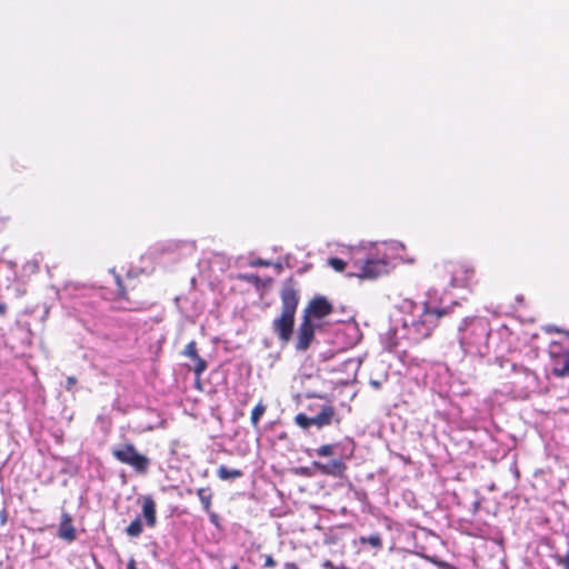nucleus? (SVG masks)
Masks as SVG:
<instances>
[{"label":"nucleus","mask_w":569,"mask_h":569,"mask_svg":"<svg viewBox=\"0 0 569 569\" xmlns=\"http://www.w3.org/2000/svg\"><path fill=\"white\" fill-rule=\"evenodd\" d=\"M401 310L399 323L388 332L383 341L389 352L405 353L407 347L429 338L439 319L448 315L451 307H442L429 296V300L421 303L405 300Z\"/></svg>","instance_id":"f257e3e1"},{"label":"nucleus","mask_w":569,"mask_h":569,"mask_svg":"<svg viewBox=\"0 0 569 569\" xmlns=\"http://www.w3.org/2000/svg\"><path fill=\"white\" fill-rule=\"evenodd\" d=\"M281 313L274 318L271 325L272 332L281 345H287L293 333L295 316L299 303V290L293 278L287 279L280 291Z\"/></svg>","instance_id":"f03ea898"},{"label":"nucleus","mask_w":569,"mask_h":569,"mask_svg":"<svg viewBox=\"0 0 569 569\" xmlns=\"http://www.w3.org/2000/svg\"><path fill=\"white\" fill-rule=\"evenodd\" d=\"M491 328L482 317L466 318L459 327V343L466 355L485 357L489 353Z\"/></svg>","instance_id":"7ed1b4c3"},{"label":"nucleus","mask_w":569,"mask_h":569,"mask_svg":"<svg viewBox=\"0 0 569 569\" xmlns=\"http://www.w3.org/2000/svg\"><path fill=\"white\" fill-rule=\"evenodd\" d=\"M383 246L386 247V250L391 251L390 254L386 251L381 256L380 250H378L376 256L369 257L363 261H356L353 264L356 270L350 272L349 277L375 279L387 273L391 267L390 258L399 256L398 251L403 249V246L397 241H391L389 243L383 242Z\"/></svg>","instance_id":"20e7f679"},{"label":"nucleus","mask_w":569,"mask_h":569,"mask_svg":"<svg viewBox=\"0 0 569 569\" xmlns=\"http://www.w3.org/2000/svg\"><path fill=\"white\" fill-rule=\"evenodd\" d=\"M295 422L303 430H308L312 426H316L318 429H322L333 422L337 425L340 423V418L333 406L323 403L320 406L319 412L315 416L310 417L303 412L298 413L295 417Z\"/></svg>","instance_id":"39448f33"},{"label":"nucleus","mask_w":569,"mask_h":569,"mask_svg":"<svg viewBox=\"0 0 569 569\" xmlns=\"http://www.w3.org/2000/svg\"><path fill=\"white\" fill-rule=\"evenodd\" d=\"M112 456L119 462L130 466L140 475H146L149 470L150 459L138 452L133 443H124L112 448Z\"/></svg>","instance_id":"423d86ee"},{"label":"nucleus","mask_w":569,"mask_h":569,"mask_svg":"<svg viewBox=\"0 0 569 569\" xmlns=\"http://www.w3.org/2000/svg\"><path fill=\"white\" fill-rule=\"evenodd\" d=\"M496 363L500 368H505L506 365H509L511 371L515 375L513 383L521 385L522 389L526 392H532L539 389L540 380L538 375L533 370L525 366H519L517 363L505 360L503 358H496Z\"/></svg>","instance_id":"0eeeda50"},{"label":"nucleus","mask_w":569,"mask_h":569,"mask_svg":"<svg viewBox=\"0 0 569 569\" xmlns=\"http://www.w3.org/2000/svg\"><path fill=\"white\" fill-rule=\"evenodd\" d=\"M549 355L552 362V373L559 378L568 377L569 351L562 352L560 343L552 342L549 347Z\"/></svg>","instance_id":"6e6552de"},{"label":"nucleus","mask_w":569,"mask_h":569,"mask_svg":"<svg viewBox=\"0 0 569 569\" xmlns=\"http://www.w3.org/2000/svg\"><path fill=\"white\" fill-rule=\"evenodd\" d=\"M315 330L316 327L312 321L308 319V316H302V320L297 331V351L303 352L309 349L310 345L315 340Z\"/></svg>","instance_id":"1a4fd4ad"},{"label":"nucleus","mask_w":569,"mask_h":569,"mask_svg":"<svg viewBox=\"0 0 569 569\" xmlns=\"http://www.w3.org/2000/svg\"><path fill=\"white\" fill-rule=\"evenodd\" d=\"M332 312L331 303L325 297H316L308 303L303 310V316L311 318L321 319Z\"/></svg>","instance_id":"9d476101"},{"label":"nucleus","mask_w":569,"mask_h":569,"mask_svg":"<svg viewBox=\"0 0 569 569\" xmlns=\"http://www.w3.org/2000/svg\"><path fill=\"white\" fill-rule=\"evenodd\" d=\"M312 466L320 473L332 477H341L347 469L341 459H333L328 462L313 461Z\"/></svg>","instance_id":"9b49d317"},{"label":"nucleus","mask_w":569,"mask_h":569,"mask_svg":"<svg viewBox=\"0 0 569 569\" xmlns=\"http://www.w3.org/2000/svg\"><path fill=\"white\" fill-rule=\"evenodd\" d=\"M57 535L59 538H61L68 542H71V541L76 540V538H77L76 529L72 525V518H71L70 513H68L67 511H63L61 515V520L59 523Z\"/></svg>","instance_id":"f8f14e48"},{"label":"nucleus","mask_w":569,"mask_h":569,"mask_svg":"<svg viewBox=\"0 0 569 569\" xmlns=\"http://www.w3.org/2000/svg\"><path fill=\"white\" fill-rule=\"evenodd\" d=\"M142 516L146 525L149 528H153L157 525V511L156 502L151 496H146L142 502Z\"/></svg>","instance_id":"ddd939ff"},{"label":"nucleus","mask_w":569,"mask_h":569,"mask_svg":"<svg viewBox=\"0 0 569 569\" xmlns=\"http://www.w3.org/2000/svg\"><path fill=\"white\" fill-rule=\"evenodd\" d=\"M217 476L221 480H233L241 478L243 472L240 469H230L224 465L219 466L217 469Z\"/></svg>","instance_id":"4468645a"},{"label":"nucleus","mask_w":569,"mask_h":569,"mask_svg":"<svg viewBox=\"0 0 569 569\" xmlns=\"http://www.w3.org/2000/svg\"><path fill=\"white\" fill-rule=\"evenodd\" d=\"M197 496L202 505V508L206 512H209L211 510V499H212V492L209 488H200L197 491Z\"/></svg>","instance_id":"2eb2a0df"},{"label":"nucleus","mask_w":569,"mask_h":569,"mask_svg":"<svg viewBox=\"0 0 569 569\" xmlns=\"http://www.w3.org/2000/svg\"><path fill=\"white\" fill-rule=\"evenodd\" d=\"M143 531L141 518L138 516L133 519L130 525L126 528V533L131 538L139 537Z\"/></svg>","instance_id":"dca6fc26"},{"label":"nucleus","mask_w":569,"mask_h":569,"mask_svg":"<svg viewBox=\"0 0 569 569\" xmlns=\"http://www.w3.org/2000/svg\"><path fill=\"white\" fill-rule=\"evenodd\" d=\"M267 407L259 402L251 411V423L254 428H258L261 416L266 412Z\"/></svg>","instance_id":"f3484780"},{"label":"nucleus","mask_w":569,"mask_h":569,"mask_svg":"<svg viewBox=\"0 0 569 569\" xmlns=\"http://www.w3.org/2000/svg\"><path fill=\"white\" fill-rule=\"evenodd\" d=\"M360 541L361 543H369L371 547L377 549L382 547V540L379 533H373L369 537H361Z\"/></svg>","instance_id":"a211bd4d"},{"label":"nucleus","mask_w":569,"mask_h":569,"mask_svg":"<svg viewBox=\"0 0 569 569\" xmlns=\"http://www.w3.org/2000/svg\"><path fill=\"white\" fill-rule=\"evenodd\" d=\"M192 361L194 362L193 372H194L196 377L199 379L208 367L207 361L204 359H202L200 356H198Z\"/></svg>","instance_id":"6ab92c4d"},{"label":"nucleus","mask_w":569,"mask_h":569,"mask_svg":"<svg viewBox=\"0 0 569 569\" xmlns=\"http://www.w3.org/2000/svg\"><path fill=\"white\" fill-rule=\"evenodd\" d=\"M87 287L84 284H80V283H67L63 288V292L64 293H68V295H77V292H80V291H83L86 290Z\"/></svg>","instance_id":"aec40b11"},{"label":"nucleus","mask_w":569,"mask_h":569,"mask_svg":"<svg viewBox=\"0 0 569 569\" xmlns=\"http://www.w3.org/2000/svg\"><path fill=\"white\" fill-rule=\"evenodd\" d=\"M183 355L186 357H189L191 360L196 359L199 355H198V351H197V343L196 341H190L184 350H183Z\"/></svg>","instance_id":"412c9836"},{"label":"nucleus","mask_w":569,"mask_h":569,"mask_svg":"<svg viewBox=\"0 0 569 569\" xmlns=\"http://www.w3.org/2000/svg\"><path fill=\"white\" fill-rule=\"evenodd\" d=\"M335 445H323L316 449V453L319 457H328L335 453Z\"/></svg>","instance_id":"4be33fe9"},{"label":"nucleus","mask_w":569,"mask_h":569,"mask_svg":"<svg viewBox=\"0 0 569 569\" xmlns=\"http://www.w3.org/2000/svg\"><path fill=\"white\" fill-rule=\"evenodd\" d=\"M328 263L332 269H335L338 272L343 271L346 267V262L342 259L336 257L330 258L328 260Z\"/></svg>","instance_id":"5701e85b"},{"label":"nucleus","mask_w":569,"mask_h":569,"mask_svg":"<svg viewBox=\"0 0 569 569\" xmlns=\"http://www.w3.org/2000/svg\"><path fill=\"white\" fill-rule=\"evenodd\" d=\"M239 279H242V280H246L248 281L249 283H252V284H256L258 286L259 282H260V278L258 274H254V273H246V274H240L239 276Z\"/></svg>","instance_id":"b1692460"},{"label":"nucleus","mask_w":569,"mask_h":569,"mask_svg":"<svg viewBox=\"0 0 569 569\" xmlns=\"http://www.w3.org/2000/svg\"><path fill=\"white\" fill-rule=\"evenodd\" d=\"M556 560L558 565L563 567V569H569V549L563 556L557 555Z\"/></svg>","instance_id":"393cba45"},{"label":"nucleus","mask_w":569,"mask_h":569,"mask_svg":"<svg viewBox=\"0 0 569 569\" xmlns=\"http://www.w3.org/2000/svg\"><path fill=\"white\" fill-rule=\"evenodd\" d=\"M8 521V511H7V508L3 507L1 510H0V523L1 526H4Z\"/></svg>","instance_id":"a878e982"},{"label":"nucleus","mask_w":569,"mask_h":569,"mask_svg":"<svg viewBox=\"0 0 569 569\" xmlns=\"http://www.w3.org/2000/svg\"><path fill=\"white\" fill-rule=\"evenodd\" d=\"M253 267H268L270 266V262L263 259H258L251 263Z\"/></svg>","instance_id":"bb28decb"},{"label":"nucleus","mask_w":569,"mask_h":569,"mask_svg":"<svg viewBox=\"0 0 569 569\" xmlns=\"http://www.w3.org/2000/svg\"><path fill=\"white\" fill-rule=\"evenodd\" d=\"M207 513H208V516H209L210 521H211L213 525L218 526L219 516H218L216 512L211 511V510H209V512H207Z\"/></svg>","instance_id":"cd10ccee"},{"label":"nucleus","mask_w":569,"mask_h":569,"mask_svg":"<svg viewBox=\"0 0 569 569\" xmlns=\"http://www.w3.org/2000/svg\"><path fill=\"white\" fill-rule=\"evenodd\" d=\"M116 282L119 288L120 296L123 297L124 296V287L122 286V280H121L120 276H116Z\"/></svg>","instance_id":"c85d7f7f"},{"label":"nucleus","mask_w":569,"mask_h":569,"mask_svg":"<svg viewBox=\"0 0 569 569\" xmlns=\"http://www.w3.org/2000/svg\"><path fill=\"white\" fill-rule=\"evenodd\" d=\"M274 566H276V561L273 560V558L271 556H267L266 561H264V567H274Z\"/></svg>","instance_id":"c756f323"},{"label":"nucleus","mask_w":569,"mask_h":569,"mask_svg":"<svg viewBox=\"0 0 569 569\" xmlns=\"http://www.w3.org/2000/svg\"><path fill=\"white\" fill-rule=\"evenodd\" d=\"M77 382V379L74 377H69L67 379V389L70 390L72 388L73 385H76Z\"/></svg>","instance_id":"7c9ffc66"},{"label":"nucleus","mask_w":569,"mask_h":569,"mask_svg":"<svg viewBox=\"0 0 569 569\" xmlns=\"http://www.w3.org/2000/svg\"><path fill=\"white\" fill-rule=\"evenodd\" d=\"M323 567L326 569H339L340 567H337L335 566L330 560H327L325 563H323Z\"/></svg>","instance_id":"2f4dec72"},{"label":"nucleus","mask_w":569,"mask_h":569,"mask_svg":"<svg viewBox=\"0 0 569 569\" xmlns=\"http://www.w3.org/2000/svg\"><path fill=\"white\" fill-rule=\"evenodd\" d=\"M284 569H300L295 562H286Z\"/></svg>","instance_id":"473e14b6"},{"label":"nucleus","mask_w":569,"mask_h":569,"mask_svg":"<svg viewBox=\"0 0 569 569\" xmlns=\"http://www.w3.org/2000/svg\"><path fill=\"white\" fill-rule=\"evenodd\" d=\"M355 363H356V360H353V359H347V360H345V361H343V363H342V365H343L345 367H349V366L355 365ZM357 366H359V362H357Z\"/></svg>","instance_id":"72a5a7b5"},{"label":"nucleus","mask_w":569,"mask_h":569,"mask_svg":"<svg viewBox=\"0 0 569 569\" xmlns=\"http://www.w3.org/2000/svg\"><path fill=\"white\" fill-rule=\"evenodd\" d=\"M370 386H372L375 389H380L381 382L378 380H370Z\"/></svg>","instance_id":"f704fd0d"},{"label":"nucleus","mask_w":569,"mask_h":569,"mask_svg":"<svg viewBox=\"0 0 569 569\" xmlns=\"http://www.w3.org/2000/svg\"><path fill=\"white\" fill-rule=\"evenodd\" d=\"M7 311V305L3 302H0V316H4Z\"/></svg>","instance_id":"c9c22d12"},{"label":"nucleus","mask_w":569,"mask_h":569,"mask_svg":"<svg viewBox=\"0 0 569 569\" xmlns=\"http://www.w3.org/2000/svg\"><path fill=\"white\" fill-rule=\"evenodd\" d=\"M127 569H138V568L136 567V561H134V559H130V561L128 562Z\"/></svg>","instance_id":"e433bc0d"},{"label":"nucleus","mask_w":569,"mask_h":569,"mask_svg":"<svg viewBox=\"0 0 569 569\" xmlns=\"http://www.w3.org/2000/svg\"><path fill=\"white\" fill-rule=\"evenodd\" d=\"M320 356L322 357V359H323V360H328V359H329L330 357H332L333 355H332L330 351H328V352H323V353H321Z\"/></svg>","instance_id":"4c0bfd02"},{"label":"nucleus","mask_w":569,"mask_h":569,"mask_svg":"<svg viewBox=\"0 0 569 569\" xmlns=\"http://www.w3.org/2000/svg\"><path fill=\"white\" fill-rule=\"evenodd\" d=\"M451 286H452V287L458 286V283H457V278H456V277H452V279H451Z\"/></svg>","instance_id":"58836bf2"},{"label":"nucleus","mask_w":569,"mask_h":569,"mask_svg":"<svg viewBox=\"0 0 569 569\" xmlns=\"http://www.w3.org/2000/svg\"><path fill=\"white\" fill-rule=\"evenodd\" d=\"M547 331H548V332H550V331H557V332H559V329H558V328H556V327H550V328H548V329H547Z\"/></svg>","instance_id":"ea45409f"},{"label":"nucleus","mask_w":569,"mask_h":569,"mask_svg":"<svg viewBox=\"0 0 569 569\" xmlns=\"http://www.w3.org/2000/svg\"><path fill=\"white\" fill-rule=\"evenodd\" d=\"M230 569H239L237 565H233Z\"/></svg>","instance_id":"a19ab883"}]
</instances>
